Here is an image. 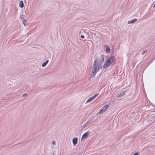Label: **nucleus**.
I'll list each match as a JSON object with an SVG mask.
<instances>
[{
    "instance_id": "obj_1",
    "label": "nucleus",
    "mask_w": 155,
    "mask_h": 155,
    "mask_svg": "<svg viewBox=\"0 0 155 155\" xmlns=\"http://www.w3.org/2000/svg\"><path fill=\"white\" fill-rule=\"evenodd\" d=\"M115 61V59L114 57H110L106 60L103 66V68H109L110 65L114 64Z\"/></svg>"
},
{
    "instance_id": "obj_2",
    "label": "nucleus",
    "mask_w": 155,
    "mask_h": 155,
    "mask_svg": "<svg viewBox=\"0 0 155 155\" xmlns=\"http://www.w3.org/2000/svg\"><path fill=\"white\" fill-rule=\"evenodd\" d=\"M102 68V65L101 63L97 62L96 61L94 62L93 66L92 68V74L93 75H95L99 70Z\"/></svg>"
},
{
    "instance_id": "obj_3",
    "label": "nucleus",
    "mask_w": 155,
    "mask_h": 155,
    "mask_svg": "<svg viewBox=\"0 0 155 155\" xmlns=\"http://www.w3.org/2000/svg\"><path fill=\"white\" fill-rule=\"evenodd\" d=\"M109 107V106L107 104H106L102 107L99 110L100 112H97V114L98 113L101 114L103 113Z\"/></svg>"
},
{
    "instance_id": "obj_4",
    "label": "nucleus",
    "mask_w": 155,
    "mask_h": 155,
    "mask_svg": "<svg viewBox=\"0 0 155 155\" xmlns=\"http://www.w3.org/2000/svg\"><path fill=\"white\" fill-rule=\"evenodd\" d=\"M104 56L101 55L100 57L96 59L95 61H96L97 62L101 63V64L102 65V62L104 61Z\"/></svg>"
},
{
    "instance_id": "obj_5",
    "label": "nucleus",
    "mask_w": 155,
    "mask_h": 155,
    "mask_svg": "<svg viewBox=\"0 0 155 155\" xmlns=\"http://www.w3.org/2000/svg\"><path fill=\"white\" fill-rule=\"evenodd\" d=\"M99 94H95L93 96L89 98L86 101V103L90 102L94 99Z\"/></svg>"
},
{
    "instance_id": "obj_6",
    "label": "nucleus",
    "mask_w": 155,
    "mask_h": 155,
    "mask_svg": "<svg viewBox=\"0 0 155 155\" xmlns=\"http://www.w3.org/2000/svg\"><path fill=\"white\" fill-rule=\"evenodd\" d=\"M105 49L104 50L107 53H109L110 51V49L108 45H106L105 46Z\"/></svg>"
},
{
    "instance_id": "obj_7",
    "label": "nucleus",
    "mask_w": 155,
    "mask_h": 155,
    "mask_svg": "<svg viewBox=\"0 0 155 155\" xmlns=\"http://www.w3.org/2000/svg\"><path fill=\"white\" fill-rule=\"evenodd\" d=\"M88 135L89 133L88 132H85L82 135V139H85L87 138L88 137Z\"/></svg>"
},
{
    "instance_id": "obj_8",
    "label": "nucleus",
    "mask_w": 155,
    "mask_h": 155,
    "mask_svg": "<svg viewBox=\"0 0 155 155\" xmlns=\"http://www.w3.org/2000/svg\"><path fill=\"white\" fill-rule=\"evenodd\" d=\"M137 19L136 18L130 21H129L127 22L128 24H133L137 21Z\"/></svg>"
},
{
    "instance_id": "obj_9",
    "label": "nucleus",
    "mask_w": 155,
    "mask_h": 155,
    "mask_svg": "<svg viewBox=\"0 0 155 155\" xmlns=\"http://www.w3.org/2000/svg\"><path fill=\"white\" fill-rule=\"evenodd\" d=\"M78 138L76 137L74 138L73 139L72 142L74 145H75L77 143Z\"/></svg>"
},
{
    "instance_id": "obj_10",
    "label": "nucleus",
    "mask_w": 155,
    "mask_h": 155,
    "mask_svg": "<svg viewBox=\"0 0 155 155\" xmlns=\"http://www.w3.org/2000/svg\"><path fill=\"white\" fill-rule=\"evenodd\" d=\"M19 6L21 8H23L24 6V4L22 1H21L20 2Z\"/></svg>"
},
{
    "instance_id": "obj_11",
    "label": "nucleus",
    "mask_w": 155,
    "mask_h": 155,
    "mask_svg": "<svg viewBox=\"0 0 155 155\" xmlns=\"http://www.w3.org/2000/svg\"><path fill=\"white\" fill-rule=\"evenodd\" d=\"M48 60L46 62H45L43 63L42 65V67H45L46 66L47 64L48 63Z\"/></svg>"
},
{
    "instance_id": "obj_12",
    "label": "nucleus",
    "mask_w": 155,
    "mask_h": 155,
    "mask_svg": "<svg viewBox=\"0 0 155 155\" xmlns=\"http://www.w3.org/2000/svg\"><path fill=\"white\" fill-rule=\"evenodd\" d=\"M27 21L26 19L24 20L23 22V24L25 26H26L27 25Z\"/></svg>"
},
{
    "instance_id": "obj_13",
    "label": "nucleus",
    "mask_w": 155,
    "mask_h": 155,
    "mask_svg": "<svg viewBox=\"0 0 155 155\" xmlns=\"http://www.w3.org/2000/svg\"><path fill=\"white\" fill-rule=\"evenodd\" d=\"M90 123V120L87 121L85 124L83 125V128L84 127L86 126L87 124Z\"/></svg>"
},
{
    "instance_id": "obj_14",
    "label": "nucleus",
    "mask_w": 155,
    "mask_h": 155,
    "mask_svg": "<svg viewBox=\"0 0 155 155\" xmlns=\"http://www.w3.org/2000/svg\"><path fill=\"white\" fill-rule=\"evenodd\" d=\"M124 93L123 92H122L120 94H119L118 95V97H121L122 96H123L124 94Z\"/></svg>"
},
{
    "instance_id": "obj_15",
    "label": "nucleus",
    "mask_w": 155,
    "mask_h": 155,
    "mask_svg": "<svg viewBox=\"0 0 155 155\" xmlns=\"http://www.w3.org/2000/svg\"><path fill=\"white\" fill-rule=\"evenodd\" d=\"M27 95V94L25 93L22 95V97H25V96H26Z\"/></svg>"
},
{
    "instance_id": "obj_16",
    "label": "nucleus",
    "mask_w": 155,
    "mask_h": 155,
    "mask_svg": "<svg viewBox=\"0 0 155 155\" xmlns=\"http://www.w3.org/2000/svg\"><path fill=\"white\" fill-rule=\"evenodd\" d=\"M146 51H146V50H145V51H143L142 52V55L144 54L146 52Z\"/></svg>"
},
{
    "instance_id": "obj_17",
    "label": "nucleus",
    "mask_w": 155,
    "mask_h": 155,
    "mask_svg": "<svg viewBox=\"0 0 155 155\" xmlns=\"http://www.w3.org/2000/svg\"><path fill=\"white\" fill-rule=\"evenodd\" d=\"M81 37L82 38H84V35H81Z\"/></svg>"
},
{
    "instance_id": "obj_18",
    "label": "nucleus",
    "mask_w": 155,
    "mask_h": 155,
    "mask_svg": "<svg viewBox=\"0 0 155 155\" xmlns=\"http://www.w3.org/2000/svg\"><path fill=\"white\" fill-rule=\"evenodd\" d=\"M52 143L53 145H54L55 144V141H53L52 142Z\"/></svg>"
},
{
    "instance_id": "obj_19",
    "label": "nucleus",
    "mask_w": 155,
    "mask_h": 155,
    "mask_svg": "<svg viewBox=\"0 0 155 155\" xmlns=\"http://www.w3.org/2000/svg\"><path fill=\"white\" fill-rule=\"evenodd\" d=\"M133 155H138V153H136L134 154Z\"/></svg>"
},
{
    "instance_id": "obj_20",
    "label": "nucleus",
    "mask_w": 155,
    "mask_h": 155,
    "mask_svg": "<svg viewBox=\"0 0 155 155\" xmlns=\"http://www.w3.org/2000/svg\"><path fill=\"white\" fill-rule=\"evenodd\" d=\"M153 7H155V4L153 5Z\"/></svg>"
}]
</instances>
